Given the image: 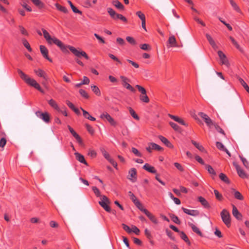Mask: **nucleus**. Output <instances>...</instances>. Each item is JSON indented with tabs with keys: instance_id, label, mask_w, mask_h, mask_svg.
<instances>
[{
	"instance_id": "nucleus-42",
	"label": "nucleus",
	"mask_w": 249,
	"mask_h": 249,
	"mask_svg": "<svg viewBox=\"0 0 249 249\" xmlns=\"http://www.w3.org/2000/svg\"><path fill=\"white\" fill-rule=\"evenodd\" d=\"M168 42L172 46H177L176 39L174 36H172L169 37Z\"/></svg>"
},
{
	"instance_id": "nucleus-64",
	"label": "nucleus",
	"mask_w": 249,
	"mask_h": 249,
	"mask_svg": "<svg viewBox=\"0 0 249 249\" xmlns=\"http://www.w3.org/2000/svg\"><path fill=\"white\" fill-rule=\"evenodd\" d=\"M88 155L90 156L91 158H95L97 156L96 152L92 149H89L88 152Z\"/></svg>"
},
{
	"instance_id": "nucleus-12",
	"label": "nucleus",
	"mask_w": 249,
	"mask_h": 249,
	"mask_svg": "<svg viewBox=\"0 0 249 249\" xmlns=\"http://www.w3.org/2000/svg\"><path fill=\"white\" fill-rule=\"evenodd\" d=\"M233 165L235 166L236 171L239 176L243 178H247V175L243 170H242L240 166L236 162L233 163Z\"/></svg>"
},
{
	"instance_id": "nucleus-61",
	"label": "nucleus",
	"mask_w": 249,
	"mask_h": 249,
	"mask_svg": "<svg viewBox=\"0 0 249 249\" xmlns=\"http://www.w3.org/2000/svg\"><path fill=\"white\" fill-rule=\"evenodd\" d=\"M229 38L231 41L232 43L235 46V47L237 49L240 50V46L238 44L237 42L234 39V38L231 36L229 37Z\"/></svg>"
},
{
	"instance_id": "nucleus-36",
	"label": "nucleus",
	"mask_w": 249,
	"mask_h": 249,
	"mask_svg": "<svg viewBox=\"0 0 249 249\" xmlns=\"http://www.w3.org/2000/svg\"><path fill=\"white\" fill-rule=\"evenodd\" d=\"M140 99L142 102H144L145 103H148L149 102V98L147 95L146 93L145 94H141L140 95Z\"/></svg>"
},
{
	"instance_id": "nucleus-37",
	"label": "nucleus",
	"mask_w": 249,
	"mask_h": 249,
	"mask_svg": "<svg viewBox=\"0 0 249 249\" xmlns=\"http://www.w3.org/2000/svg\"><path fill=\"white\" fill-rule=\"evenodd\" d=\"M22 42L23 45L28 50V51L30 52H32V49L28 41L25 38H23L22 39Z\"/></svg>"
},
{
	"instance_id": "nucleus-50",
	"label": "nucleus",
	"mask_w": 249,
	"mask_h": 249,
	"mask_svg": "<svg viewBox=\"0 0 249 249\" xmlns=\"http://www.w3.org/2000/svg\"><path fill=\"white\" fill-rule=\"evenodd\" d=\"M135 87L138 89L139 91L141 93V94H145V93H146V89L142 86L136 85Z\"/></svg>"
},
{
	"instance_id": "nucleus-51",
	"label": "nucleus",
	"mask_w": 249,
	"mask_h": 249,
	"mask_svg": "<svg viewBox=\"0 0 249 249\" xmlns=\"http://www.w3.org/2000/svg\"><path fill=\"white\" fill-rule=\"evenodd\" d=\"M214 126L215 129L219 133L225 136V133L224 131L217 124L215 123H213V125Z\"/></svg>"
},
{
	"instance_id": "nucleus-55",
	"label": "nucleus",
	"mask_w": 249,
	"mask_h": 249,
	"mask_svg": "<svg viewBox=\"0 0 249 249\" xmlns=\"http://www.w3.org/2000/svg\"><path fill=\"white\" fill-rule=\"evenodd\" d=\"M86 129L87 131L91 135H93L94 133V130L93 128L89 124H85Z\"/></svg>"
},
{
	"instance_id": "nucleus-60",
	"label": "nucleus",
	"mask_w": 249,
	"mask_h": 249,
	"mask_svg": "<svg viewBox=\"0 0 249 249\" xmlns=\"http://www.w3.org/2000/svg\"><path fill=\"white\" fill-rule=\"evenodd\" d=\"M118 19H120L124 22H126L127 21L126 18L125 17L120 14H118L117 15L116 20Z\"/></svg>"
},
{
	"instance_id": "nucleus-15",
	"label": "nucleus",
	"mask_w": 249,
	"mask_h": 249,
	"mask_svg": "<svg viewBox=\"0 0 249 249\" xmlns=\"http://www.w3.org/2000/svg\"><path fill=\"white\" fill-rule=\"evenodd\" d=\"M232 214L238 220H241L242 218V214L238 211L237 208L236 207V206L232 204Z\"/></svg>"
},
{
	"instance_id": "nucleus-46",
	"label": "nucleus",
	"mask_w": 249,
	"mask_h": 249,
	"mask_svg": "<svg viewBox=\"0 0 249 249\" xmlns=\"http://www.w3.org/2000/svg\"><path fill=\"white\" fill-rule=\"evenodd\" d=\"M206 169L207 170L208 172L213 176L216 175V172L213 169V168L210 165H206Z\"/></svg>"
},
{
	"instance_id": "nucleus-6",
	"label": "nucleus",
	"mask_w": 249,
	"mask_h": 249,
	"mask_svg": "<svg viewBox=\"0 0 249 249\" xmlns=\"http://www.w3.org/2000/svg\"><path fill=\"white\" fill-rule=\"evenodd\" d=\"M35 114L36 116L42 119L46 123H49L50 122V116L48 112H42L40 111H37Z\"/></svg>"
},
{
	"instance_id": "nucleus-40",
	"label": "nucleus",
	"mask_w": 249,
	"mask_h": 249,
	"mask_svg": "<svg viewBox=\"0 0 249 249\" xmlns=\"http://www.w3.org/2000/svg\"><path fill=\"white\" fill-rule=\"evenodd\" d=\"M191 142L192 144L196 148H197L199 151H204V148L203 146L201 145H200L199 143L196 142V141L194 140H192Z\"/></svg>"
},
{
	"instance_id": "nucleus-2",
	"label": "nucleus",
	"mask_w": 249,
	"mask_h": 249,
	"mask_svg": "<svg viewBox=\"0 0 249 249\" xmlns=\"http://www.w3.org/2000/svg\"><path fill=\"white\" fill-rule=\"evenodd\" d=\"M18 72L20 75V78L25 81L28 85L32 86L37 89L42 93H44V91L42 89L39 84L35 79L29 77L27 74L24 73L20 69L18 70Z\"/></svg>"
},
{
	"instance_id": "nucleus-62",
	"label": "nucleus",
	"mask_w": 249,
	"mask_h": 249,
	"mask_svg": "<svg viewBox=\"0 0 249 249\" xmlns=\"http://www.w3.org/2000/svg\"><path fill=\"white\" fill-rule=\"evenodd\" d=\"M136 14L141 19L142 21L145 20V15L141 11H137Z\"/></svg>"
},
{
	"instance_id": "nucleus-19",
	"label": "nucleus",
	"mask_w": 249,
	"mask_h": 249,
	"mask_svg": "<svg viewBox=\"0 0 249 249\" xmlns=\"http://www.w3.org/2000/svg\"><path fill=\"white\" fill-rule=\"evenodd\" d=\"M74 155L75 156L76 159L80 162L83 163L86 165H88V163L86 161L84 156H83L82 155L78 152H75L74 153Z\"/></svg>"
},
{
	"instance_id": "nucleus-35",
	"label": "nucleus",
	"mask_w": 249,
	"mask_h": 249,
	"mask_svg": "<svg viewBox=\"0 0 249 249\" xmlns=\"http://www.w3.org/2000/svg\"><path fill=\"white\" fill-rule=\"evenodd\" d=\"M219 178L221 180L227 184H229L230 181L226 175L222 173H220L219 176Z\"/></svg>"
},
{
	"instance_id": "nucleus-58",
	"label": "nucleus",
	"mask_w": 249,
	"mask_h": 249,
	"mask_svg": "<svg viewBox=\"0 0 249 249\" xmlns=\"http://www.w3.org/2000/svg\"><path fill=\"white\" fill-rule=\"evenodd\" d=\"M18 28L21 34L26 36L29 35L27 30L22 26L19 25Z\"/></svg>"
},
{
	"instance_id": "nucleus-52",
	"label": "nucleus",
	"mask_w": 249,
	"mask_h": 249,
	"mask_svg": "<svg viewBox=\"0 0 249 249\" xmlns=\"http://www.w3.org/2000/svg\"><path fill=\"white\" fill-rule=\"evenodd\" d=\"M79 93L80 95L85 99H88L89 98V95L88 94V93L86 92V90H85L83 89H80L79 90Z\"/></svg>"
},
{
	"instance_id": "nucleus-9",
	"label": "nucleus",
	"mask_w": 249,
	"mask_h": 249,
	"mask_svg": "<svg viewBox=\"0 0 249 249\" xmlns=\"http://www.w3.org/2000/svg\"><path fill=\"white\" fill-rule=\"evenodd\" d=\"M146 149L148 152L150 153L152 150L154 149L158 151H161L163 150V148L155 143L151 142L148 144V146L146 148Z\"/></svg>"
},
{
	"instance_id": "nucleus-21",
	"label": "nucleus",
	"mask_w": 249,
	"mask_h": 249,
	"mask_svg": "<svg viewBox=\"0 0 249 249\" xmlns=\"http://www.w3.org/2000/svg\"><path fill=\"white\" fill-rule=\"evenodd\" d=\"M143 168L149 173H153V174L157 173V170L155 169V167L150 165L148 163H145L143 165Z\"/></svg>"
},
{
	"instance_id": "nucleus-48",
	"label": "nucleus",
	"mask_w": 249,
	"mask_h": 249,
	"mask_svg": "<svg viewBox=\"0 0 249 249\" xmlns=\"http://www.w3.org/2000/svg\"><path fill=\"white\" fill-rule=\"evenodd\" d=\"M123 229L128 234H130L132 232V229H130V228L127 226V225L123 223L122 224Z\"/></svg>"
},
{
	"instance_id": "nucleus-8",
	"label": "nucleus",
	"mask_w": 249,
	"mask_h": 249,
	"mask_svg": "<svg viewBox=\"0 0 249 249\" xmlns=\"http://www.w3.org/2000/svg\"><path fill=\"white\" fill-rule=\"evenodd\" d=\"M217 54L220 59L222 64L228 67L230 64L225 54L221 51H218Z\"/></svg>"
},
{
	"instance_id": "nucleus-1",
	"label": "nucleus",
	"mask_w": 249,
	"mask_h": 249,
	"mask_svg": "<svg viewBox=\"0 0 249 249\" xmlns=\"http://www.w3.org/2000/svg\"><path fill=\"white\" fill-rule=\"evenodd\" d=\"M42 31L44 37L48 43L50 45L53 43L55 44L64 53H69V52L68 50V49H69L75 56L80 57L82 55L85 59L87 60L89 59V57L84 51L78 50L74 47L70 45H65L61 41L57 38L55 37H52L49 33L44 29H42Z\"/></svg>"
},
{
	"instance_id": "nucleus-26",
	"label": "nucleus",
	"mask_w": 249,
	"mask_h": 249,
	"mask_svg": "<svg viewBox=\"0 0 249 249\" xmlns=\"http://www.w3.org/2000/svg\"><path fill=\"white\" fill-rule=\"evenodd\" d=\"M81 109L82 110L83 116L85 118L88 119L92 121H95L96 120L95 118L91 116L88 111L84 110L82 108H81Z\"/></svg>"
},
{
	"instance_id": "nucleus-11",
	"label": "nucleus",
	"mask_w": 249,
	"mask_h": 249,
	"mask_svg": "<svg viewBox=\"0 0 249 249\" xmlns=\"http://www.w3.org/2000/svg\"><path fill=\"white\" fill-rule=\"evenodd\" d=\"M100 118L102 119H106L112 125L115 126L116 125V122L114 121L113 118L107 112L102 114L100 115Z\"/></svg>"
},
{
	"instance_id": "nucleus-44",
	"label": "nucleus",
	"mask_w": 249,
	"mask_h": 249,
	"mask_svg": "<svg viewBox=\"0 0 249 249\" xmlns=\"http://www.w3.org/2000/svg\"><path fill=\"white\" fill-rule=\"evenodd\" d=\"M129 113L131 114V115L136 120H139L140 118L138 116V115L136 114L135 111L134 110V109L131 108V107H129Z\"/></svg>"
},
{
	"instance_id": "nucleus-3",
	"label": "nucleus",
	"mask_w": 249,
	"mask_h": 249,
	"mask_svg": "<svg viewBox=\"0 0 249 249\" xmlns=\"http://www.w3.org/2000/svg\"><path fill=\"white\" fill-rule=\"evenodd\" d=\"M223 222L229 228L231 226V216L229 212L226 209H223L220 213Z\"/></svg>"
},
{
	"instance_id": "nucleus-32",
	"label": "nucleus",
	"mask_w": 249,
	"mask_h": 249,
	"mask_svg": "<svg viewBox=\"0 0 249 249\" xmlns=\"http://www.w3.org/2000/svg\"><path fill=\"white\" fill-rule=\"evenodd\" d=\"M55 6L59 11L65 14L68 13V10L66 7L62 6L58 3H55Z\"/></svg>"
},
{
	"instance_id": "nucleus-29",
	"label": "nucleus",
	"mask_w": 249,
	"mask_h": 249,
	"mask_svg": "<svg viewBox=\"0 0 249 249\" xmlns=\"http://www.w3.org/2000/svg\"><path fill=\"white\" fill-rule=\"evenodd\" d=\"M48 104L49 105L55 109L57 111H60V108L58 107L57 104L56 102L53 99H51L48 101Z\"/></svg>"
},
{
	"instance_id": "nucleus-7",
	"label": "nucleus",
	"mask_w": 249,
	"mask_h": 249,
	"mask_svg": "<svg viewBox=\"0 0 249 249\" xmlns=\"http://www.w3.org/2000/svg\"><path fill=\"white\" fill-rule=\"evenodd\" d=\"M198 115L204 120L205 123L209 128H211L213 125L214 123L206 114L200 112Z\"/></svg>"
},
{
	"instance_id": "nucleus-27",
	"label": "nucleus",
	"mask_w": 249,
	"mask_h": 249,
	"mask_svg": "<svg viewBox=\"0 0 249 249\" xmlns=\"http://www.w3.org/2000/svg\"><path fill=\"white\" fill-rule=\"evenodd\" d=\"M107 13L110 15V17L113 20H116V18L118 13H117L112 8L108 7L107 8Z\"/></svg>"
},
{
	"instance_id": "nucleus-33",
	"label": "nucleus",
	"mask_w": 249,
	"mask_h": 249,
	"mask_svg": "<svg viewBox=\"0 0 249 249\" xmlns=\"http://www.w3.org/2000/svg\"><path fill=\"white\" fill-rule=\"evenodd\" d=\"M68 3L70 4L72 11L74 13H77V14H79L80 15H82V12L80 11L79 10H78L75 6H74L72 3L71 2V1L70 0H68Z\"/></svg>"
},
{
	"instance_id": "nucleus-17",
	"label": "nucleus",
	"mask_w": 249,
	"mask_h": 249,
	"mask_svg": "<svg viewBox=\"0 0 249 249\" xmlns=\"http://www.w3.org/2000/svg\"><path fill=\"white\" fill-rule=\"evenodd\" d=\"M129 175L130 178L128 179L131 180L132 182H135L137 179V170L134 168H131L129 171Z\"/></svg>"
},
{
	"instance_id": "nucleus-16",
	"label": "nucleus",
	"mask_w": 249,
	"mask_h": 249,
	"mask_svg": "<svg viewBox=\"0 0 249 249\" xmlns=\"http://www.w3.org/2000/svg\"><path fill=\"white\" fill-rule=\"evenodd\" d=\"M143 213L146 214V215L149 218V219L154 224H157L158 223V221L157 218L150 213L147 210H144Z\"/></svg>"
},
{
	"instance_id": "nucleus-25",
	"label": "nucleus",
	"mask_w": 249,
	"mask_h": 249,
	"mask_svg": "<svg viewBox=\"0 0 249 249\" xmlns=\"http://www.w3.org/2000/svg\"><path fill=\"white\" fill-rule=\"evenodd\" d=\"M112 4L118 9L120 10H124V5L118 0L112 1Z\"/></svg>"
},
{
	"instance_id": "nucleus-14",
	"label": "nucleus",
	"mask_w": 249,
	"mask_h": 249,
	"mask_svg": "<svg viewBox=\"0 0 249 249\" xmlns=\"http://www.w3.org/2000/svg\"><path fill=\"white\" fill-rule=\"evenodd\" d=\"M181 209L184 212V213L190 215L196 216H198L199 214V212L197 210H190L185 208L184 207H182Z\"/></svg>"
},
{
	"instance_id": "nucleus-39",
	"label": "nucleus",
	"mask_w": 249,
	"mask_h": 249,
	"mask_svg": "<svg viewBox=\"0 0 249 249\" xmlns=\"http://www.w3.org/2000/svg\"><path fill=\"white\" fill-rule=\"evenodd\" d=\"M92 91L98 96H101V92L99 89L94 85L91 86Z\"/></svg>"
},
{
	"instance_id": "nucleus-63",
	"label": "nucleus",
	"mask_w": 249,
	"mask_h": 249,
	"mask_svg": "<svg viewBox=\"0 0 249 249\" xmlns=\"http://www.w3.org/2000/svg\"><path fill=\"white\" fill-rule=\"evenodd\" d=\"M76 140L77 143L80 145H82L83 144L82 140L80 136L77 134L75 136L73 137Z\"/></svg>"
},
{
	"instance_id": "nucleus-18",
	"label": "nucleus",
	"mask_w": 249,
	"mask_h": 249,
	"mask_svg": "<svg viewBox=\"0 0 249 249\" xmlns=\"http://www.w3.org/2000/svg\"><path fill=\"white\" fill-rule=\"evenodd\" d=\"M168 116L171 118L172 119L174 120L175 121L177 122L179 124L185 125L187 126L188 124L181 118H179L178 116L168 114Z\"/></svg>"
},
{
	"instance_id": "nucleus-57",
	"label": "nucleus",
	"mask_w": 249,
	"mask_h": 249,
	"mask_svg": "<svg viewBox=\"0 0 249 249\" xmlns=\"http://www.w3.org/2000/svg\"><path fill=\"white\" fill-rule=\"evenodd\" d=\"M131 151L132 152L134 153L136 156L139 157H142V153L140 151H139V150L137 148L135 147H132Z\"/></svg>"
},
{
	"instance_id": "nucleus-41",
	"label": "nucleus",
	"mask_w": 249,
	"mask_h": 249,
	"mask_svg": "<svg viewBox=\"0 0 249 249\" xmlns=\"http://www.w3.org/2000/svg\"><path fill=\"white\" fill-rule=\"evenodd\" d=\"M239 81L242 86L244 88V89L246 90V91L249 94V87L247 85V84L244 81V80L242 78H239Z\"/></svg>"
},
{
	"instance_id": "nucleus-47",
	"label": "nucleus",
	"mask_w": 249,
	"mask_h": 249,
	"mask_svg": "<svg viewBox=\"0 0 249 249\" xmlns=\"http://www.w3.org/2000/svg\"><path fill=\"white\" fill-rule=\"evenodd\" d=\"M92 190L93 191V192H94L95 195L97 196V197H100V196H102L101 195V192L100 191V190H99V189L96 187V186H93L92 187Z\"/></svg>"
},
{
	"instance_id": "nucleus-13",
	"label": "nucleus",
	"mask_w": 249,
	"mask_h": 249,
	"mask_svg": "<svg viewBox=\"0 0 249 249\" xmlns=\"http://www.w3.org/2000/svg\"><path fill=\"white\" fill-rule=\"evenodd\" d=\"M34 72L38 76L43 78V79L45 80V81H48V77L47 76V75L43 70L40 69L34 70Z\"/></svg>"
},
{
	"instance_id": "nucleus-45",
	"label": "nucleus",
	"mask_w": 249,
	"mask_h": 249,
	"mask_svg": "<svg viewBox=\"0 0 249 249\" xmlns=\"http://www.w3.org/2000/svg\"><path fill=\"white\" fill-rule=\"evenodd\" d=\"M100 151L106 159L108 160V159L110 158L109 154L106 151L104 147H101Z\"/></svg>"
},
{
	"instance_id": "nucleus-28",
	"label": "nucleus",
	"mask_w": 249,
	"mask_h": 249,
	"mask_svg": "<svg viewBox=\"0 0 249 249\" xmlns=\"http://www.w3.org/2000/svg\"><path fill=\"white\" fill-rule=\"evenodd\" d=\"M189 225L191 227L193 231L200 236H202V233L199 230V228H197L196 225L193 224V223H189Z\"/></svg>"
},
{
	"instance_id": "nucleus-24",
	"label": "nucleus",
	"mask_w": 249,
	"mask_h": 249,
	"mask_svg": "<svg viewBox=\"0 0 249 249\" xmlns=\"http://www.w3.org/2000/svg\"><path fill=\"white\" fill-rule=\"evenodd\" d=\"M198 201L201 203V204L205 208H209L210 207V204H209L207 200L202 196H199L198 197Z\"/></svg>"
},
{
	"instance_id": "nucleus-10",
	"label": "nucleus",
	"mask_w": 249,
	"mask_h": 249,
	"mask_svg": "<svg viewBox=\"0 0 249 249\" xmlns=\"http://www.w3.org/2000/svg\"><path fill=\"white\" fill-rule=\"evenodd\" d=\"M40 52L43 55V56L49 61L50 62H52V60L50 58H49L48 56V50L47 48L44 45L40 46Z\"/></svg>"
},
{
	"instance_id": "nucleus-34",
	"label": "nucleus",
	"mask_w": 249,
	"mask_h": 249,
	"mask_svg": "<svg viewBox=\"0 0 249 249\" xmlns=\"http://www.w3.org/2000/svg\"><path fill=\"white\" fill-rule=\"evenodd\" d=\"M144 234L147 237V238L150 240V243L153 245V241L152 240L153 238V236L151 234L150 231L147 229H145L144 230Z\"/></svg>"
},
{
	"instance_id": "nucleus-20",
	"label": "nucleus",
	"mask_w": 249,
	"mask_h": 249,
	"mask_svg": "<svg viewBox=\"0 0 249 249\" xmlns=\"http://www.w3.org/2000/svg\"><path fill=\"white\" fill-rule=\"evenodd\" d=\"M159 138L167 147L169 148L173 147V145L165 137L160 135L159 136Z\"/></svg>"
},
{
	"instance_id": "nucleus-23",
	"label": "nucleus",
	"mask_w": 249,
	"mask_h": 249,
	"mask_svg": "<svg viewBox=\"0 0 249 249\" xmlns=\"http://www.w3.org/2000/svg\"><path fill=\"white\" fill-rule=\"evenodd\" d=\"M206 37L207 38V39L209 41V43L210 44V45L212 46V47L215 50L217 48V46L215 41L212 37V36L209 34H207L206 35Z\"/></svg>"
},
{
	"instance_id": "nucleus-59",
	"label": "nucleus",
	"mask_w": 249,
	"mask_h": 249,
	"mask_svg": "<svg viewBox=\"0 0 249 249\" xmlns=\"http://www.w3.org/2000/svg\"><path fill=\"white\" fill-rule=\"evenodd\" d=\"M126 40L131 45H135L136 44V41L134 38L131 36H127L126 37Z\"/></svg>"
},
{
	"instance_id": "nucleus-31",
	"label": "nucleus",
	"mask_w": 249,
	"mask_h": 249,
	"mask_svg": "<svg viewBox=\"0 0 249 249\" xmlns=\"http://www.w3.org/2000/svg\"><path fill=\"white\" fill-rule=\"evenodd\" d=\"M128 194L130 199L132 200V201L135 204V205L137 204L139 205H140V202L137 199V198H136V196L134 195V194L131 191H129L128 192Z\"/></svg>"
},
{
	"instance_id": "nucleus-53",
	"label": "nucleus",
	"mask_w": 249,
	"mask_h": 249,
	"mask_svg": "<svg viewBox=\"0 0 249 249\" xmlns=\"http://www.w3.org/2000/svg\"><path fill=\"white\" fill-rule=\"evenodd\" d=\"M214 194L216 198L219 201H221L223 199V196L217 190H214Z\"/></svg>"
},
{
	"instance_id": "nucleus-38",
	"label": "nucleus",
	"mask_w": 249,
	"mask_h": 249,
	"mask_svg": "<svg viewBox=\"0 0 249 249\" xmlns=\"http://www.w3.org/2000/svg\"><path fill=\"white\" fill-rule=\"evenodd\" d=\"M169 216L171 218L172 220L177 224H180V221L177 216L175 215L174 214H170Z\"/></svg>"
},
{
	"instance_id": "nucleus-49",
	"label": "nucleus",
	"mask_w": 249,
	"mask_h": 249,
	"mask_svg": "<svg viewBox=\"0 0 249 249\" xmlns=\"http://www.w3.org/2000/svg\"><path fill=\"white\" fill-rule=\"evenodd\" d=\"M31 1L36 6L40 8L43 6V3L40 0H31Z\"/></svg>"
},
{
	"instance_id": "nucleus-54",
	"label": "nucleus",
	"mask_w": 249,
	"mask_h": 249,
	"mask_svg": "<svg viewBox=\"0 0 249 249\" xmlns=\"http://www.w3.org/2000/svg\"><path fill=\"white\" fill-rule=\"evenodd\" d=\"M166 233L172 240L175 241V237L174 236V233L173 232L168 229H166Z\"/></svg>"
},
{
	"instance_id": "nucleus-5",
	"label": "nucleus",
	"mask_w": 249,
	"mask_h": 249,
	"mask_svg": "<svg viewBox=\"0 0 249 249\" xmlns=\"http://www.w3.org/2000/svg\"><path fill=\"white\" fill-rule=\"evenodd\" d=\"M120 78L122 80V85L124 88L133 93L136 92L135 89L129 83L130 80L127 77L121 75Z\"/></svg>"
},
{
	"instance_id": "nucleus-43",
	"label": "nucleus",
	"mask_w": 249,
	"mask_h": 249,
	"mask_svg": "<svg viewBox=\"0 0 249 249\" xmlns=\"http://www.w3.org/2000/svg\"><path fill=\"white\" fill-rule=\"evenodd\" d=\"M169 124L176 131L180 132L181 129V128L176 123L170 122H169Z\"/></svg>"
},
{
	"instance_id": "nucleus-4",
	"label": "nucleus",
	"mask_w": 249,
	"mask_h": 249,
	"mask_svg": "<svg viewBox=\"0 0 249 249\" xmlns=\"http://www.w3.org/2000/svg\"><path fill=\"white\" fill-rule=\"evenodd\" d=\"M101 200L99 201V205L107 212L110 213L111 212V208L108 206L110 202L109 199L106 196H102Z\"/></svg>"
},
{
	"instance_id": "nucleus-56",
	"label": "nucleus",
	"mask_w": 249,
	"mask_h": 249,
	"mask_svg": "<svg viewBox=\"0 0 249 249\" xmlns=\"http://www.w3.org/2000/svg\"><path fill=\"white\" fill-rule=\"evenodd\" d=\"M230 2L233 7V8L236 11L239 12L240 11V8L237 5V4L233 0H230Z\"/></svg>"
},
{
	"instance_id": "nucleus-30",
	"label": "nucleus",
	"mask_w": 249,
	"mask_h": 249,
	"mask_svg": "<svg viewBox=\"0 0 249 249\" xmlns=\"http://www.w3.org/2000/svg\"><path fill=\"white\" fill-rule=\"evenodd\" d=\"M179 233L180 234V238L183 240L188 245H190L191 243L185 233L183 231H180Z\"/></svg>"
},
{
	"instance_id": "nucleus-22",
	"label": "nucleus",
	"mask_w": 249,
	"mask_h": 249,
	"mask_svg": "<svg viewBox=\"0 0 249 249\" xmlns=\"http://www.w3.org/2000/svg\"><path fill=\"white\" fill-rule=\"evenodd\" d=\"M231 192L233 194L234 196L237 199L242 200L244 199L243 196L238 191L235 190L234 189H231Z\"/></svg>"
}]
</instances>
